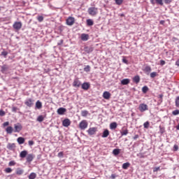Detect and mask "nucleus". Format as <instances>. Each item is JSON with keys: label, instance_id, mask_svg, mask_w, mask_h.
Listing matches in <instances>:
<instances>
[{"label": "nucleus", "instance_id": "f257e3e1", "mask_svg": "<svg viewBox=\"0 0 179 179\" xmlns=\"http://www.w3.org/2000/svg\"><path fill=\"white\" fill-rule=\"evenodd\" d=\"M97 10L98 8L96 7H90L87 12L91 16H96V15H97Z\"/></svg>", "mask_w": 179, "mask_h": 179}, {"label": "nucleus", "instance_id": "f03ea898", "mask_svg": "<svg viewBox=\"0 0 179 179\" xmlns=\"http://www.w3.org/2000/svg\"><path fill=\"white\" fill-rule=\"evenodd\" d=\"M24 104L25 106H27V107H33V106H34V99L29 98L27 99L25 101H24Z\"/></svg>", "mask_w": 179, "mask_h": 179}, {"label": "nucleus", "instance_id": "7ed1b4c3", "mask_svg": "<svg viewBox=\"0 0 179 179\" xmlns=\"http://www.w3.org/2000/svg\"><path fill=\"white\" fill-rule=\"evenodd\" d=\"M138 110L141 111V113H144V111L149 110V108L146 103H141L138 106Z\"/></svg>", "mask_w": 179, "mask_h": 179}, {"label": "nucleus", "instance_id": "20e7f679", "mask_svg": "<svg viewBox=\"0 0 179 179\" xmlns=\"http://www.w3.org/2000/svg\"><path fill=\"white\" fill-rule=\"evenodd\" d=\"M22 22H15L13 24V27L14 30H20L22 29Z\"/></svg>", "mask_w": 179, "mask_h": 179}, {"label": "nucleus", "instance_id": "39448f33", "mask_svg": "<svg viewBox=\"0 0 179 179\" xmlns=\"http://www.w3.org/2000/svg\"><path fill=\"white\" fill-rule=\"evenodd\" d=\"M14 132H20L23 129V126L20 123H16L14 124Z\"/></svg>", "mask_w": 179, "mask_h": 179}, {"label": "nucleus", "instance_id": "423d86ee", "mask_svg": "<svg viewBox=\"0 0 179 179\" xmlns=\"http://www.w3.org/2000/svg\"><path fill=\"white\" fill-rule=\"evenodd\" d=\"M96 132H97V127H90L87 130V133L90 136H92V135H96Z\"/></svg>", "mask_w": 179, "mask_h": 179}, {"label": "nucleus", "instance_id": "0eeeda50", "mask_svg": "<svg viewBox=\"0 0 179 179\" xmlns=\"http://www.w3.org/2000/svg\"><path fill=\"white\" fill-rule=\"evenodd\" d=\"M79 127L82 130L86 129L87 128V122L86 120H82L79 124Z\"/></svg>", "mask_w": 179, "mask_h": 179}, {"label": "nucleus", "instance_id": "6e6552de", "mask_svg": "<svg viewBox=\"0 0 179 179\" xmlns=\"http://www.w3.org/2000/svg\"><path fill=\"white\" fill-rule=\"evenodd\" d=\"M73 23H75V18L73 17H69L66 19L67 26H73Z\"/></svg>", "mask_w": 179, "mask_h": 179}, {"label": "nucleus", "instance_id": "1a4fd4ad", "mask_svg": "<svg viewBox=\"0 0 179 179\" xmlns=\"http://www.w3.org/2000/svg\"><path fill=\"white\" fill-rule=\"evenodd\" d=\"M8 71H9V66H8L7 64H3L1 66V72L2 73H6Z\"/></svg>", "mask_w": 179, "mask_h": 179}, {"label": "nucleus", "instance_id": "9d476101", "mask_svg": "<svg viewBox=\"0 0 179 179\" xmlns=\"http://www.w3.org/2000/svg\"><path fill=\"white\" fill-rule=\"evenodd\" d=\"M63 127H65L66 128H68L69 125H71V120L68 118L64 119L62 122Z\"/></svg>", "mask_w": 179, "mask_h": 179}, {"label": "nucleus", "instance_id": "9b49d317", "mask_svg": "<svg viewBox=\"0 0 179 179\" xmlns=\"http://www.w3.org/2000/svg\"><path fill=\"white\" fill-rule=\"evenodd\" d=\"M34 157H35L33 154H29L26 157L27 163H31V162H32V160H34Z\"/></svg>", "mask_w": 179, "mask_h": 179}, {"label": "nucleus", "instance_id": "f8f14e48", "mask_svg": "<svg viewBox=\"0 0 179 179\" xmlns=\"http://www.w3.org/2000/svg\"><path fill=\"white\" fill-rule=\"evenodd\" d=\"M73 87H80V81L78 78L74 79L73 82Z\"/></svg>", "mask_w": 179, "mask_h": 179}, {"label": "nucleus", "instance_id": "ddd939ff", "mask_svg": "<svg viewBox=\"0 0 179 179\" xmlns=\"http://www.w3.org/2000/svg\"><path fill=\"white\" fill-rule=\"evenodd\" d=\"M84 51L87 54H90V52H93V47L92 46H85Z\"/></svg>", "mask_w": 179, "mask_h": 179}, {"label": "nucleus", "instance_id": "4468645a", "mask_svg": "<svg viewBox=\"0 0 179 179\" xmlns=\"http://www.w3.org/2000/svg\"><path fill=\"white\" fill-rule=\"evenodd\" d=\"M66 113V108H59L57 109V114L59 115H64Z\"/></svg>", "mask_w": 179, "mask_h": 179}, {"label": "nucleus", "instance_id": "2eb2a0df", "mask_svg": "<svg viewBox=\"0 0 179 179\" xmlns=\"http://www.w3.org/2000/svg\"><path fill=\"white\" fill-rule=\"evenodd\" d=\"M81 87L83 90H89V88L90 87V83H84L82 84Z\"/></svg>", "mask_w": 179, "mask_h": 179}, {"label": "nucleus", "instance_id": "dca6fc26", "mask_svg": "<svg viewBox=\"0 0 179 179\" xmlns=\"http://www.w3.org/2000/svg\"><path fill=\"white\" fill-rule=\"evenodd\" d=\"M15 148H16V144L10 143H8L7 149H8V150H15Z\"/></svg>", "mask_w": 179, "mask_h": 179}, {"label": "nucleus", "instance_id": "f3484780", "mask_svg": "<svg viewBox=\"0 0 179 179\" xmlns=\"http://www.w3.org/2000/svg\"><path fill=\"white\" fill-rule=\"evenodd\" d=\"M103 97L106 100H109V99L111 97V94L107 91H105L103 94Z\"/></svg>", "mask_w": 179, "mask_h": 179}, {"label": "nucleus", "instance_id": "a211bd4d", "mask_svg": "<svg viewBox=\"0 0 179 179\" xmlns=\"http://www.w3.org/2000/svg\"><path fill=\"white\" fill-rule=\"evenodd\" d=\"M143 72H145V73L147 75H149V73L152 72V67H150V66H146L143 69Z\"/></svg>", "mask_w": 179, "mask_h": 179}, {"label": "nucleus", "instance_id": "6ab92c4d", "mask_svg": "<svg viewBox=\"0 0 179 179\" xmlns=\"http://www.w3.org/2000/svg\"><path fill=\"white\" fill-rule=\"evenodd\" d=\"M36 108H37L38 110H40L41 108H43V103H41V101H40V100H38L36 102V105H35Z\"/></svg>", "mask_w": 179, "mask_h": 179}, {"label": "nucleus", "instance_id": "aec40b11", "mask_svg": "<svg viewBox=\"0 0 179 179\" xmlns=\"http://www.w3.org/2000/svg\"><path fill=\"white\" fill-rule=\"evenodd\" d=\"M129 82H131V80L129 78H124L121 80V85L125 86L127 85H129Z\"/></svg>", "mask_w": 179, "mask_h": 179}, {"label": "nucleus", "instance_id": "412c9836", "mask_svg": "<svg viewBox=\"0 0 179 179\" xmlns=\"http://www.w3.org/2000/svg\"><path fill=\"white\" fill-rule=\"evenodd\" d=\"M81 40L83 41H87V40H89V34H81Z\"/></svg>", "mask_w": 179, "mask_h": 179}, {"label": "nucleus", "instance_id": "4be33fe9", "mask_svg": "<svg viewBox=\"0 0 179 179\" xmlns=\"http://www.w3.org/2000/svg\"><path fill=\"white\" fill-rule=\"evenodd\" d=\"M129 166H131V164L129 162L124 163L122 166V169H123V170H128Z\"/></svg>", "mask_w": 179, "mask_h": 179}, {"label": "nucleus", "instance_id": "5701e85b", "mask_svg": "<svg viewBox=\"0 0 179 179\" xmlns=\"http://www.w3.org/2000/svg\"><path fill=\"white\" fill-rule=\"evenodd\" d=\"M26 156H27V150H23L20 154V157H21L22 159H24Z\"/></svg>", "mask_w": 179, "mask_h": 179}, {"label": "nucleus", "instance_id": "b1692460", "mask_svg": "<svg viewBox=\"0 0 179 179\" xmlns=\"http://www.w3.org/2000/svg\"><path fill=\"white\" fill-rule=\"evenodd\" d=\"M133 82L136 84L139 83V82H141V77H139V76H134L133 78Z\"/></svg>", "mask_w": 179, "mask_h": 179}, {"label": "nucleus", "instance_id": "393cba45", "mask_svg": "<svg viewBox=\"0 0 179 179\" xmlns=\"http://www.w3.org/2000/svg\"><path fill=\"white\" fill-rule=\"evenodd\" d=\"M110 135V131L108 129H105L102 134V138H107Z\"/></svg>", "mask_w": 179, "mask_h": 179}, {"label": "nucleus", "instance_id": "a878e982", "mask_svg": "<svg viewBox=\"0 0 179 179\" xmlns=\"http://www.w3.org/2000/svg\"><path fill=\"white\" fill-rule=\"evenodd\" d=\"M117 125H118V124H117V122H113L110 123V129H116Z\"/></svg>", "mask_w": 179, "mask_h": 179}, {"label": "nucleus", "instance_id": "bb28decb", "mask_svg": "<svg viewBox=\"0 0 179 179\" xmlns=\"http://www.w3.org/2000/svg\"><path fill=\"white\" fill-rule=\"evenodd\" d=\"M17 143H19V145H23V143H24V138L23 137H19L17 139Z\"/></svg>", "mask_w": 179, "mask_h": 179}, {"label": "nucleus", "instance_id": "cd10ccee", "mask_svg": "<svg viewBox=\"0 0 179 179\" xmlns=\"http://www.w3.org/2000/svg\"><path fill=\"white\" fill-rule=\"evenodd\" d=\"M36 177H37V174H36V173L32 172L29 174V176H28L29 179H36Z\"/></svg>", "mask_w": 179, "mask_h": 179}, {"label": "nucleus", "instance_id": "c85d7f7f", "mask_svg": "<svg viewBox=\"0 0 179 179\" xmlns=\"http://www.w3.org/2000/svg\"><path fill=\"white\" fill-rule=\"evenodd\" d=\"M23 173H24L23 169H22L20 168L17 169V170H16L17 176H22V174H23Z\"/></svg>", "mask_w": 179, "mask_h": 179}, {"label": "nucleus", "instance_id": "c756f323", "mask_svg": "<svg viewBox=\"0 0 179 179\" xmlns=\"http://www.w3.org/2000/svg\"><path fill=\"white\" fill-rule=\"evenodd\" d=\"M7 134H12L13 132V127L9 126L6 129Z\"/></svg>", "mask_w": 179, "mask_h": 179}, {"label": "nucleus", "instance_id": "7c9ffc66", "mask_svg": "<svg viewBox=\"0 0 179 179\" xmlns=\"http://www.w3.org/2000/svg\"><path fill=\"white\" fill-rule=\"evenodd\" d=\"M87 26H93V24H94V22H93V20L88 19L87 20Z\"/></svg>", "mask_w": 179, "mask_h": 179}, {"label": "nucleus", "instance_id": "2f4dec72", "mask_svg": "<svg viewBox=\"0 0 179 179\" xmlns=\"http://www.w3.org/2000/svg\"><path fill=\"white\" fill-rule=\"evenodd\" d=\"M121 150L118 149V148H116V149H114L113 150V154L115 155V156H118V154L120 153Z\"/></svg>", "mask_w": 179, "mask_h": 179}, {"label": "nucleus", "instance_id": "473e14b6", "mask_svg": "<svg viewBox=\"0 0 179 179\" xmlns=\"http://www.w3.org/2000/svg\"><path fill=\"white\" fill-rule=\"evenodd\" d=\"M159 133L161 134V135H163V134H164V132H166V129L164 128V127H162L159 126Z\"/></svg>", "mask_w": 179, "mask_h": 179}, {"label": "nucleus", "instance_id": "72a5a7b5", "mask_svg": "<svg viewBox=\"0 0 179 179\" xmlns=\"http://www.w3.org/2000/svg\"><path fill=\"white\" fill-rule=\"evenodd\" d=\"M88 114H89V111H87V110H82L81 111L82 117H87Z\"/></svg>", "mask_w": 179, "mask_h": 179}, {"label": "nucleus", "instance_id": "f704fd0d", "mask_svg": "<svg viewBox=\"0 0 179 179\" xmlns=\"http://www.w3.org/2000/svg\"><path fill=\"white\" fill-rule=\"evenodd\" d=\"M142 92L143 93H148V92H149V87H148V86H144L142 87Z\"/></svg>", "mask_w": 179, "mask_h": 179}, {"label": "nucleus", "instance_id": "c9c22d12", "mask_svg": "<svg viewBox=\"0 0 179 179\" xmlns=\"http://www.w3.org/2000/svg\"><path fill=\"white\" fill-rule=\"evenodd\" d=\"M128 132H129L128 129H126L123 130L122 131H121L120 134H121L122 136H124L128 135Z\"/></svg>", "mask_w": 179, "mask_h": 179}, {"label": "nucleus", "instance_id": "e433bc0d", "mask_svg": "<svg viewBox=\"0 0 179 179\" xmlns=\"http://www.w3.org/2000/svg\"><path fill=\"white\" fill-rule=\"evenodd\" d=\"M37 121L38 122H43V121H44V116L43 115H39L38 117H37Z\"/></svg>", "mask_w": 179, "mask_h": 179}, {"label": "nucleus", "instance_id": "4c0bfd02", "mask_svg": "<svg viewBox=\"0 0 179 179\" xmlns=\"http://www.w3.org/2000/svg\"><path fill=\"white\" fill-rule=\"evenodd\" d=\"M37 20L39 23H41V22L44 20V17H43V15H39L37 17Z\"/></svg>", "mask_w": 179, "mask_h": 179}, {"label": "nucleus", "instance_id": "58836bf2", "mask_svg": "<svg viewBox=\"0 0 179 179\" xmlns=\"http://www.w3.org/2000/svg\"><path fill=\"white\" fill-rule=\"evenodd\" d=\"M84 71L85 72H90V66L89 65H87L85 68H84Z\"/></svg>", "mask_w": 179, "mask_h": 179}, {"label": "nucleus", "instance_id": "ea45409f", "mask_svg": "<svg viewBox=\"0 0 179 179\" xmlns=\"http://www.w3.org/2000/svg\"><path fill=\"white\" fill-rule=\"evenodd\" d=\"M1 55H2L4 58H6V57H8V52L3 50V52H1Z\"/></svg>", "mask_w": 179, "mask_h": 179}, {"label": "nucleus", "instance_id": "a19ab883", "mask_svg": "<svg viewBox=\"0 0 179 179\" xmlns=\"http://www.w3.org/2000/svg\"><path fill=\"white\" fill-rule=\"evenodd\" d=\"M175 103H176V106L179 107V96L176 97Z\"/></svg>", "mask_w": 179, "mask_h": 179}, {"label": "nucleus", "instance_id": "79ce46f5", "mask_svg": "<svg viewBox=\"0 0 179 179\" xmlns=\"http://www.w3.org/2000/svg\"><path fill=\"white\" fill-rule=\"evenodd\" d=\"M122 2H124V0H115L116 5H122Z\"/></svg>", "mask_w": 179, "mask_h": 179}, {"label": "nucleus", "instance_id": "37998d69", "mask_svg": "<svg viewBox=\"0 0 179 179\" xmlns=\"http://www.w3.org/2000/svg\"><path fill=\"white\" fill-rule=\"evenodd\" d=\"M155 2L158 5H161V6H163V0H155Z\"/></svg>", "mask_w": 179, "mask_h": 179}, {"label": "nucleus", "instance_id": "c03bdc74", "mask_svg": "<svg viewBox=\"0 0 179 179\" xmlns=\"http://www.w3.org/2000/svg\"><path fill=\"white\" fill-rule=\"evenodd\" d=\"M149 125H150V123L149 122H145L144 124H143V127L144 128H145L146 129H148V128H149Z\"/></svg>", "mask_w": 179, "mask_h": 179}, {"label": "nucleus", "instance_id": "a18cd8bd", "mask_svg": "<svg viewBox=\"0 0 179 179\" xmlns=\"http://www.w3.org/2000/svg\"><path fill=\"white\" fill-rule=\"evenodd\" d=\"M173 115H178L179 114V110L176 109L172 112Z\"/></svg>", "mask_w": 179, "mask_h": 179}, {"label": "nucleus", "instance_id": "49530a36", "mask_svg": "<svg viewBox=\"0 0 179 179\" xmlns=\"http://www.w3.org/2000/svg\"><path fill=\"white\" fill-rule=\"evenodd\" d=\"M156 76H157V73L152 72L150 73V78H156Z\"/></svg>", "mask_w": 179, "mask_h": 179}, {"label": "nucleus", "instance_id": "de8ad7c7", "mask_svg": "<svg viewBox=\"0 0 179 179\" xmlns=\"http://www.w3.org/2000/svg\"><path fill=\"white\" fill-rule=\"evenodd\" d=\"M164 3H166V5H170V3H171V2H173V0H164Z\"/></svg>", "mask_w": 179, "mask_h": 179}, {"label": "nucleus", "instance_id": "09e8293b", "mask_svg": "<svg viewBox=\"0 0 179 179\" xmlns=\"http://www.w3.org/2000/svg\"><path fill=\"white\" fill-rule=\"evenodd\" d=\"M6 173H12V169L11 168H6L5 169Z\"/></svg>", "mask_w": 179, "mask_h": 179}, {"label": "nucleus", "instance_id": "8fccbe9b", "mask_svg": "<svg viewBox=\"0 0 179 179\" xmlns=\"http://www.w3.org/2000/svg\"><path fill=\"white\" fill-rule=\"evenodd\" d=\"M15 164H16V162H15V161H10L8 164V166H15Z\"/></svg>", "mask_w": 179, "mask_h": 179}, {"label": "nucleus", "instance_id": "3c124183", "mask_svg": "<svg viewBox=\"0 0 179 179\" xmlns=\"http://www.w3.org/2000/svg\"><path fill=\"white\" fill-rule=\"evenodd\" d=\"M5 111H3V110H0V117L5 116Z\"/></svg>", "mask_w": 179, "mask_h": 179}, {"label": "nucleus", "instance_id": "603ef678", "mask_svg": "<svg viewBox=\"0 0 179 179\" xmlns=\"http://www.w3.org/2000/svg\"><path fill=\"white\" fill-rule=\"evenodd\" d=\"M64 44V39H61L58 43L57 45H62Z\"/></svg>", "mask_w": 179, "mask_h": 179}, {"label": "nucleus", "instance_id": "864d4df0", "mask_svg": "<svg viewBox=\"0 0 179 179\" xmlns=\"http://www.w3.org/2000/svg\"><path fill=\"white\" fill-rule=\"evenodd\" d=\"M58 157H64V152H59L57 155Z\"/></svg>", "mask_w": 179, "mask_h": 179}, {"label": "nucleus", "instance_id": "5fc2aeb1", "mask_svg": "<svg viewBox=\"0 0 179 179\" xmlns=\"http://www.w3.org/2000/svg\"><path fill=\"white\" fill-rule=\"evenodd\" d=\"M177 150H178V146L177 145H174L173 152H177Z\"/></svg>", "mask_w": 179, "mask_h": 179}, {"label": "nucleus", "instance_id": "6e6d98bb", "mask_svg": "<svg viewBox=\"0 0 179 179\" xmlns=\"http://www.w3.org/2000/svg\"><path fill=\"white\" fill-rule=\"evenodd\" d=\"M28 145H29V146H33V145H34V141H29Z\"/></svg>", "mask_w": 179, "mask_h": 179}, {"label": "nucleus", "instance_id": "4d7b16f0", "mask_svg": "<svg viewBox=\"0 0 179 179\" xmlns=\"http://www.w3.org/2000/svg\"><path fill=\"white\" fill-rule=\"evenodd\" d=\"M159 101L161 103H162L163 102V94H159Z\"/></svg>", "mask_w": 179, "mask_h": 179}, {"label": "nucleus", "instance_id": "13d9d810", "mask_svg": "<svg viewBox=\"0 0 179 179\" xmlns=\"http://www.w3.org/2000/svg\"><path fill=\"white\" fill-rule=\"evenodd\" d=\"M12 111L13 113H16V111H17V107H13L12 108Z\"/></svg>", "mask_w": 179, "mask_h": 179}, {"label": "nucleus", "instance_id": "bf43d9fd", "mask_svg": "<svg viewBox=\"0 0 179 179\" xmlns=\"http://www.w3.org/2000/svg\"><path fill=\"white\" fill-rule=\"evenodd\" d=\"M166 64V62L164 60H160V65L163 66V65Z\"/></svg>", "mask_w": 179, "mask_h": 179}, {"label": "nucleus", "instance_id": "052dcab7", "mask_svg": "<svg viewBox=\"0 0 179 179\" xmlns=\"http://www.w3.org/2000/svg\"><path fill=\"white\" fill-rule=\"evenodd\" d=\"M138 138H139V135L136 134V135L133 137V139H134V141H136V140L138 139Z\"/></svg>", "mask_w": 179, "mask_h": 179}, {"label": "nucleus", "instance_id": "680f3d73", "mask_svg": "<svg viewBox=\"0 0 179 179\" xmlns=\"http://www.w3.org/2000/svg\"><path fill=\"white\" fill-rule=\"evenodd\" d=\"M122 62H124V64H128V60H127V59H125V58H123Z\"/></svg>", "mask_w": 179, "mask_h": 179}, {"label": "nucleus", "instance_id": "e2e57ef3", "mask_svg": "<svg viewBox=\"0 0 179 179\" xmlns=\"http://www.w3.org/2000/svg\"><path fill=\"white\" fill-rule=\"evenodd\" d=\"M3 127H8V125H9V122H5L3 124Z\"/></svg>", "mask_w": 179, "mask_h": 179}, {"label": "nucleus", "instance_id": "0e129e2a", "mask_svg": "<svg viewBox=\"0 0 179 179\" xmlns=\"http://www.w3.org/2000/svg\"><path fill=\"white\" fill-rule=\"evenodd\" d=\"M115 177H117V176H115V174H112V175L110 176V178H111V179H115Z\"/></svg>", "mask_w": 179, "mask_h": 179}, {"label": "nucleus", "instance_id": "69168bd1", "mask_svg": "<svg viewBox=\"0 0 179 179\" xmlns=\"http://www.w3.org/2000/svg\"><path fill=\"white\" fill-rule=\"evenodd\" d=\"M159 170H160V167H156V168L154 169V172L159 171Z\"/></svg>", "mask_w": 179, "mask_h": 179}, {"label": "nucleus", "instance_id": "338daca9", "mask_svg": "<svg viewBox=\"0 0 179 179\" xmlns=\"http://www.w3.org/2000/svg\"><path fill=\"white\" fill-rule=\"evenodd\" d=\"M150 3H152V5H155V3H156L155 2V0H150Z\"/></svg>", "mask_w": 179, "mask_h": 179}, {"label": "nucleus", "instance_id": "774afa93", "mask_svg": "<svg viewBox=\"0 0 179 179\" xmlns=\"http://www.w3.org/2000/svg\"><path fill=\"white\" fill-rule=\"evenodd\" d=\"M159 23H160V24H164V20H161V21L159 22Z\"/></svg>", "mask_w": 179, "mask_h": 179}]
</instances>
